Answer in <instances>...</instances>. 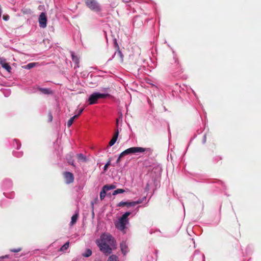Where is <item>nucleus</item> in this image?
Instances as JSON below:
<instances>
[{"mask_svg": "<svg viewBox=\"0 0 261 261\" xmlns=\"http://www.w3.org/2000/svg\"><path fill=\"white\" fill-rule=\"evenodd\" d=\"M96 243L99 248V250L107 255L111 254L112 248L116 246L114 238L108 233L102 234L100 238L96 240Z\"/></svg>", "mask_w": 261, "mask_h": 261, "instance_id": "f257e3e1", "label": "nucleus"}, {"mask_svg": "<svg viewBox=\"0 0 261 261\" xmlns=\"http://www.w3.org/2000/svg\"><path fill=\"white\" fill-rule=\"evenodd\" d=\"M144 152L149 155L152 153V150L149 148H143L141 147H133L129 148L121 152V156H125L130 154H136L137 153Z\"/></svg>", "mask_w": 261, "mask_h": 261, "instance_id": "f03ea898", "label": "nucleus"}, {"mask_svg": "<svg viewBox=\"0 0 261 261\" xmlns=\"http://www.w3.org/2000/svg\"><path fill=\"white\" fill-rule=\"evenodd\" d=\"M130 215V212L125 213L119 220L115 223V227L121 231H124L126 225L128 224V217Z\"/></svg>", "mask_w": 261, "mask_h": 261, "instance_id": "7ed1b4c3", "label": "nucleus"}, {"mask_svg": "<svg viewBox=\"0 0 261 261\" xmlns=\"http://www.w3.org/2000/svg\"><path fill=\"white\" fill-rule=\"evenodd\" d=\"M110 95L108 93H100L94 92L91 94L88 99L89 105H93L97 103V100L100 98H105Z\"/></svg>", "mask_w": 261, "mask_h": 261, "instance_id": "20e7f679", "label": "nucleus"}, {"mask_svg": "<svg viewBox=\"0 0 261 261\" xmlns=\"http://www.w3.org/2000/svg\"><path fill=\"white\" fill-rule=\"evenodd\" d=\"M84 2L86 6L91 10L96 12L101 11L100 5L96 0H84Z\"/></svg>", "mask_w": 261, "mask_h": 261, "instance_id": "39448f33", "label": "nucleus"}, {"mask_svg": "<svg viewBox=\"0 0 261 261\" xmlns=\"http://www.w3.org/2000/svg\"><path fill=\"white\" fill-rule=\"evenodd\" d=\"M114 46L116 49V51L114 55L113 58L117 60L120 62V63H122L123 61V55L121 51L120 50L119 45L116 41H115Z\"/></svg>", "mask_w": 261, "mask_h": 261, "instance_id": "423d86ee", "label": "nucleus"}, {"mask_svg": "<svg viewBox=\"0 0 261 261\" xmlns=\"http://www.w3.org/2000/svg\"><path fill=\"white\" fill-rule=\"evenodd\" d=\"M39 23L41 28H45L47 25V18L46 14L44 12H42L39 17Z\"/></svg>", "mask_w": 261, "mask_h": 261, "instance_id": "0eeeda50", "label": "nucleus"}, {"mask_svg": "<svg viewBox=\"0 0 261 261\" xmlns=\"http://www.w3.org/2000/svg\"><path fill=\"white\" fill-rule=\"evenodd\" d=\"M64 175L67 184H70L73 182L74 177L72 173L69 172H66Z\"/></svg>", "mask_w": 261, "mask_h": 261, "instance_id": "6e6552de", "label": "nucleus"}, {"mask_svg": "<svg viewBox=\"0 0 261 261\" xmlns=\"http://www.w3.org/2000/svg\"><path fill=\"white\" fill-rule=\"evenodd\" d=\"M120 248L124 255H125L128 251L127 245L125 242H123L120 244Z\"/></svg>", "mask_w": 261, "mask_h": 261, "instance_id": "1a4fd4ad", "label": "nucleus"}, {"mask_svg": "<svg viewBox=\"0 0 261 261\" xmlns=\"http://www.w3.org/2000/svg\"><path fill=\"white\" fill-rule=\"evenodd\" d=\"M118 134H119V132H118V130L117 129L116 130L115 134L114 135L112 139L109 142V145L110 146H113L115 143V142H116V141L117 140Z\"/></svg>", "mask_w": 261, "mask_h": 261, "instance_id": "9d476101", "label": "nucleus"}, {"mask_svg": "<svg viewBox=\"0 0 261 261\" xmlns=\"http://www.w3.org/2000/svg\"><path fill=\"white\" fill-rule=\"evenodd\" d=\"M71 55L72 58V61L75 64H79L80 62V59L77 56L75 55L73 52H71Z\"/></svg>", "mask_w": 261, "mask_h": 261, "instance_id": "9b49d317", "label": "nucleus"}, {"mask_svg": "<svg viewBox=\"0 0 261 261\" xmlns=\"http://www.w3.org/2000/svg\"><path fill=\"white\" fill-rule=\"evenodd\" d=\"M132 203V202L121 201V202H120L119 203H118L117 206H119V207H123V206H134L133 205H132V204H130V203Z\"/></svg>", "mask_w": 261, "mask_h": 261, "instance_id": "f8f14e48", "label": "nucleus"}, {"mask_svg": "<svg viewBox=\"0 0 261 261\" xmlns=\"http://www.w3.org/2000/svg\"><path fill=\"white\" fill-rule=\"evenodd\" d=\"M107 192V191H106V189H104V188L103 187L101 191L100 192V199L101 200H102L106 197Z\"/></svg>", "mask_w": 261, "mask_h": 261, "instance_id": "ddd939ff", "label": "nucleus"}, {"mask_svg": "<svg viewBox=\"0 0 261 261\" xmlns=\"http://www.w3.org/2000/svg\"><path fill=\"white\" fill-rule=\"evenodd\" d=\"M146 198V197H144L142 199H139L137 201H132V203L131 204L132 205H133V206H135L138 204H140L143 201V200H145Z\"/></svg>", "mask_w": 261, "mask_h": 261, "instance_id": "4468645a", "label": "nucleus"}, {"mask_svg": "<svg viewBox=\"0 0 261 261\" xmlns=\"http://www.w3.org/2000/svg\"><path fill=\"white\" fill-rule=\"evenodd\" d=\"M77 117V115H74L71 117L67 122V126L70 127L73 123L74 120Z\"/></svg>", "mask_w": 261, "mask_h": 261, "instance_id": "2eb2a0df", "label": "nucleus"}, {"mask_svg": "<svg viewBox=\"0 0 261 261\" xmlns=\"http://www.w3.org/2000/svg\"><path fill=\"white\" fill-rule=\"evenodd\" d=\"M104 189H106V191H109L110 190H113L115 189L116 186L113 185H106L103 186Z\"/></svg>", "mask_w": 261, "mask_h": 261, "instance_id": "dca6fc26", "label": "nucleus"}, {"mask_svg": "<svg viewBox=\"0 0 261 261\" xmlns=\"http://www.w3.org/2000/svg\"><path fill=\"white\" fill-rule=\"evenodd\" d=\"M91 254H92V251L91 250V249H86L85 252L83 254V256H84V257H89L90 256H91Z\"/></svg>", "mask_w": 261, "mask_h": 261, "instance_id": "f3484780", "label": "nucleus"}, {"mask_svg": "<svg viewBox=\"0 0 261 261\" xmlns=\"http://www.w3.org/2000/svg\"><path fill=\"white\" fill-rule=\"evenodd\" d=\"M39 90L43 93L45 94H49L51 93V91L50 89L47 88H40Z\"/></svg>", "mask_w": 261, "mask_h": 261, "instance_id": "a211bd4d", "label": "nucleus"}, {"mask_svg": "<svg viewBox=\"0 0 261 261\" xmlns=\"http://www.w3.org/2000/svg\"><path fill=\"white\" fill-rule=\"evenodd\" d=\"M108 261H119L118 257L116 255H112L109 257Z\"/></svg>", "mask_w": 261, "mask_h": 261, "instance_id": "6ab92c4d", "label": "nucleus"}, {"mask_svg": "<svg viewBox=\"0 0 261 261\" xmlns=\"http://www.w3.org/2000/svg\"><path fill=\"white\" fill-rule=\"evenodd\" d=\"M125 192V190L122 189H117V190L113 191V195H116L118 194L123 193Z\"/></svg>", "mask_w": 261, "mask_h": 261, "instance_id": "aec40b11", "label": "nucleus"}, {"mask_svg": "<svg viewBox=\"0 0 261 261\" xmlns=\"http://www.w3.org/2000/svg\"><path fill=\"white\" fill-rule=\"evenodd\" d=\"M69 247V242H66L60 248V250L62 251H64L67 250Z\"/></svg>", "mask_w": 261, "mask_h": 261, "instance_id": "412c9836", "label": "nucleus"}, {"mask_svg": "<svg viewBox=\"0 0 261 261\" xmlns=\"http://www.w3.org/2000/svg\"><path fill=\"white\" fill-rule=\"evenodd\" d=\"M77 157L78 160L80 161H86V156L82 153L78 154L77 155Z\"/></svg>", "mask_w": 261, "mask_h": 261, "instance_id": "4be33fe9", "label": "nucleus"}, {"mask_svg": "<svg viewBox=\"0 0 261 261\" xmlns=\"http://www.w3.org/2000/svg\"><path fill=\"white\" fill-rule=\"evenodd\" d=\"M77 219V214L73 215L71 217V224H74L76 222Z\"/></svg>", "mask_w": 261, "mask_h": 261, "instance_id": "5701e85b", "label": "nucleus"}, {"mask_svg": "<svg viewBox=\"0 0 261 261\" xmlns=\"http://www.w3.org/2000/svg\"><path fill=\"white\" fill-rule=\"evenodd\" d=\"M0 64L1 65H8V64L6 61V59L3 58H0Z\"/></svg>", "mask_w": 261, "mask_h": 261, "instance_id": "b1692460", "label": "nucleus"}, {"mask_svg": "<svg viewBox=\"0 0 261 261\" xmlns=\"http://www.w3.org/2000/svg\"><path fill=\"white\" fill-rule=\"evenodd\" d=\"M2 69L5 71H6L7 72H8V73H10V71H11V66H2Z\"/></svg>", "mask_w": 261, "mask_h": 261, "instance_id": "393cba45", "label": "nucleus"}, {"mask_svg": "<svg viewBox=\"0 0 261 261\" xmlns=\"http://www.w3.org/2000/svg\"><path fill=\"white\" fill-rule=\"evenodd\" d=\"M21 250V249L20 248H18L17 249H13L10 250V251L11 252H18L20 251Z\"/></svg>", "mask_w": 261, "mask_h": 261, "instance_id": "a878e982", "label": "nucleus"}, {"mask_svg": "<svg viewBox=\"0 0 261 261\" xmlns=\"http://www.w3.org/2000/svg\"><path fill=\"white\" fill-rule=\"evenodd\" d=\"M110 165V161L107 162L104 166V170L106 171L108 167Z\"/></svg>", "mask_w": 261, "mask_h": 261, "instance_id": "bb28decb", "label": "nucleus"}, {"mask_svg": "<svg viewBox=\"0 0 261 261\" xmlns=\"http://www.w3.org/2000/svg\"><path fill=\"white\" fill-rule=\"evenodd\" d=\"M83 110H84V108L80 109L78 111L77 114H75V115H77V117H78L79 116H80L82 113Z\"/></svg>", "mask_w": 261, "mask_h": 261, "instance_id": "cd10ccee", "label": "nucleus"}, {"mask_svg": "<svg viewBox=\"0 0 261 261\" xmlns=\"http://www.w3.org/2000/svg\"><path fill=\"white\" fill-rule=\"evenodd\" d=\"M3 18L4 20L7 21L9 19V16L8 15H4L3 16Z\"/></svg>", "mask_w": 261, "mask_h": 261, "instance_id": "c85d7f7f", "label": "nucleus"}, {"mask_svg": "<svg viewBox=\"0 0 261 261\" xmlns=\"http://www.w3.org/2000/svg\"><path fill=\"white\" fill-rule=\"evenodd\" d=\"M121 153L120 154V155H119V157H118V159H117V160L116 161L117 163H119V162L121 160V158L123 156H121Z\"/></svg>", "mask_w": 261, "mask_h": 261, "instance_id": "c756f323", "label": "nucleus"}, {"mask_svg": "<svg viewBox=\"0 0 261 261\" xmlns=\"http://www.w3.org/2000/svg\"><path fill=\"white\" fill-rule=\"evenodd\" d=\"M8 257H9V255H6L5 256L1 257H0V260H1L2 259H4V258H8Z\"/></svg>", "mask_w": 261, "mask_h": 261, "instance_id": "7c9ffc66", "label": "nucleus"}, {"mask_svg": "<svg viewBox=\"0 0 261 261\" xmlns=\"http://www.w3.org/2000/svg\"><path fill=\"white\" fill-rule=\"evenodd\" d=\"M33 66H24L25 68L26 69H30L32 67H33Z\"/></svg>", "mask_w": 261, "mask_h": 261, "instance_id": "2f4dec72", "label": "nucleus"}, {"mask_svg": "<svg viewBox=\"0 0 261 261\" xmlns=\"http://www.w3.org/2000/svg\"><path fill=\"white\" fill-rule=\"evenodd\" d=\"M27 65H30V66L36 65V63H30L28 64Z\"/></svg>", "mask_w": 261, "mask_h": 261, "instance_id": "473e14b6", "label": "nucleus"}, {"mask_svg": "<svg viewBox=\"0 0 261 261\" xmlns=\"http://www.w3.org/2000/svg\"><path fill=\"white\" fill-rule=\"evenodd\" d=\"M49 119H50V121H52V119H53V117H52V115L51 114L49 115Z\"/></svg>", "mask_w": 261, "mask_h": 261, "instance_id": "72a5a7b5", "label": "nucleus"}, {"mask_svg": "<svg viewBox=\"0 0 261 261\" xmlns=\"http://www.w3.org/2000/svg\"><path fill=\"white\" fill-rule=\"evenodd\" d=\"M71 164L72 165H73V162H72V163H71Z\"/></svg>", "mask_w": 261, "mask_h": 261, "instance_id": "f704fd0d", "label": "nucleus"}, {"mask_svg": "<svg viewBox=\"0 0 261 261\" xmlns=\"http://www.w3.org/2000/svg\"><path fill=\"white\" fill-rule=\"evenodd\" d=\"M140 206H138L137 207V211L138 210V208H139Z\"/></svg>", "mask_w": 261, "mask_h": 261, "instance_id": "c9c22d12", "label": "nucleus"}, {"mask_svg": "<svg viewBox=\"0 0 261 261\" xmlns=\"http://www.w3.org/2000/svg\"><path fill=\"white\" fill-rule=\"evenodd\" d=\"M19 147V146L18 145L17 148L18 149Z\"/></svg>", "mask_w": 261, "mask_h": 261, "instance_id": "e433bc0d", "label": "nucleus"}]
</instances>
